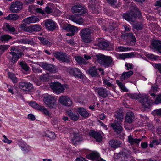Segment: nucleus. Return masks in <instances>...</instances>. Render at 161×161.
I'll return each instance as SVG.
<instances>
[{
  "label": "nucleus",
  "instance_id": "obj_29",
  "mask_svg": "<svg viewBox=\"0 0 161 161\" xmlns=\"http://www.w3.org/2000/svg\"><path fill=\"white\" fill-rule=\"evenodd\" d=\"M88 72L92 76L98 77L99 76L97 69L95 66L90 67L89 69Z\"/></svg>",
  "mask_w": 161,
  "mask_h": 161
},
{
  "label": "nucleus",
  "instance_id": "obj_23",
  "mask_svg": "<svg viewBox=\"0 0 161 161\" xmlns=\"http://www.w3.org/2000/svg\"><path fill=\"white\" fill-rule=\"evenodd\" d=\"M152 46L159 53H161V41L153 40L152 41Z\"/></svg>",
  "mask_w": 161,
  "mask_h": 161
},
{
  "label": "nucleus",
  "instance_id": "obj_43",
  "mask_svg": "<svg viewBox=\"0 0 161 161\" xmlns=\"http://www.w3.org/2000/svg\"><path fill=\"white\" fill-rule=\"evenodd\" d=\"M9 46L8 45H0V53L2 54L4 51L8 49Z\"/></svg>",
  "mask_w": 161,
  "mask_h": 161
},
{
  "label": "nucleus",
  "instance_id": "obj_40",
  "mask_svg": "<svg viewBox=\"0 0 161 161\" xmlns=\"http://www.w3.org/2000/svg\"><path fill=\"white\" fill-rule=\"evenodd\" d=\"M11 38V36L8 35H4L1 36L0 40L2 42H5L10 40Z\"/></svg>",
  "mask_w": 161,
  "mask_h": 161
},
{
  "label": "nucleus",
  "instance_id": "obj_20",
  "mask_svg": "<svg viewBox=\"0 0 161 161\" xmlns=\"http://www.w3.org/2000/svg\"><path fill=\"white\" fill-rule=\"evenodd\" d=\"M71 138L72 142L75 144L82 140V138L80 137L78 132H74L72 134L71 136Z\"/></svg>",
  "mask_w": 161,
  "mask_h": 161
},
{
  "label": "nucleus",
  "instance_id": "obj_4",
  "mask_svg": "<svg viewBox=\"0 0 161 161\" xmlns=\"http://www.w3.org/2000/svg\"><path fill=\"white\" fill-rule=\"evenodd\" d=\"M97 61L100 64L105 67H109L114 65V61L110 56H105L103 55L97 56Z\"/></svg>",
  "mask_w": 161,
  "mask_h": 161
},
{
  "label": "nucleus",
  "instance_id": "obj_16",
  "mask_svg": "<svg viewBox=\"0 0 161 161\" xmlns=\"http://www.w3.org/2000/svg\"><path fill=\"white\" fill-rule=\"evenodd\" d=\"M45 22V27L48 30L53 31L56 28V24L53 20L50 19H47Z\"/></svg>",
  "mask_w": 161,
  "mask_h": 161
},
{
  "label": "nucleus",
  "instance_id": "obj_53",
  "mask_svg": "<svg viewBox=\"0 0 161 161\" xmlns=\"http://www.w3.org/2000/svg\"><path fill=\"white\" fill-rule=\"evenodd\" d=\"M147 56L149 58H150L152 60H156L159 59V57L155 56L153 54H148Z\"/></svg>",
  "mask_w": 161,
  "mask_h": 161
},
{
  "label": "nucleus",
  "instance_id": "obj_38",
  "mask_svg": "<svg viewBox=\"0 0 161 161\" xmlns=\"http://www.w3.org/2000/svg\"><path fill=\"white\" fill-rule=\"evenodd\" d=\"M18 63L20 64L22 68L25 71H28L29 70V68L25 62L23 61H19Z\"/></svg>",
  "mask_w": 161,
  "mask_h": 161
},
{
  "label": "nucleus",
  "instance_id": "obj_36",
  "mask_svg": "<svg viewBox=\"0 0 161 161\" xmlns=\"http://www.w3.org/2000/svg\"><path fill=\"white\" fill-rule=\"evenodd\" d=\"M19 18V16L17 14H9L6 17V19L8 20H16Z\"/></svg>",
  "mask_w": 161,
  "mask_h": 161
},
{
  "label": "nucleus",
  "instance_id": "obj_33",
  "mask_svg": "<svg viewBox=\"0 0 161 161\" xmlns=\"http://www.w3.org/2000/svg\"><path fill=\"white\" fill-rule=\"evenodd\" d=\"M54 6V5L52 3H48L45 8V11L47 13L53 12Z\"/></svg>",
  "mask_w": 161,
  "mask_h": 161
},
{
  "label": "nucleus",
  "instance_id": "obj_50",
  "mask_svg": "<svg viewBox=\"0 0 161 161\" xmlns=\"http://www.w3.org/2000/svg\"><path fill=\"white\" fill-rule=\"evenodd\" d=\"M132 56V54L131 53H129L120 54L119 56L121 58L124 59L127 58H131Z\"/></svg>",
  "mask_w": 161,
  "mask_h": 161
},
{
  "label": "nucleus",
  "instance_id": "obj_9",
  "mask_svg": "<svg viewBox=\"0 0 161 161\" xmlns=\"http://www.w3.org/2000/svg\"><path fill=\"white\" fill-rule=\"evenodd\" d=\"M90 30L85 28L81 30L80 36L83 41L86 43L90 42L91 41Z\"/></svg>",
  "mask_w": 161,
  "mask_h": 161
},
{
  "label": "nucleus",
  "instance_id": "obj_51",
  "mask_svg": "<svg viewBox=\"0 0 161 161\" xmlns=\"http://www.w3.org/2000/svg\"><path fill=\"white\" fill-rule=\"evenodd\" d=\"M75 59L76 61L80 64H83L84 63V60L80 57L76 56L75 57Z\"/></svg>",
  "mask_w": 161,
  "mask_h": 161
},
{
  "label": "nucleus",
  "instance_id": "obj_56",
  "mask_svg": "<svg viewBox=\"0 0 161 161\" xmlns=\"http://www.w3.org/2000/svg\"><path fill=\"white\" fill-rule=\"evenodd\" d=\"M36 7L32 5L29 6L28 9L29 11L33 14H36Z\"/></svg>",
  "mask_w": 161,
  "mask_h": 161
},
{
  "label": "nucleus",
  "instance_id": "obj_11",
  "mask_svg": "<svg viewBox=\"0 0 161 161\" xmlns=\"http://www.w3.org/2000/svg\"><path fill=\"white\" fill-rule=\"evenodd\" d=\"M67 71L70 75L76 78L82 79L84 77L82 72L78 68H72L69 67L68 68Z\"/></svg>",
  "mask_w": 161,
  "mask_h": 161
},
{
  "label": "nucleus",
  "instance_id": "obj_22",
  "mask_svg": "<svg viewBox=\"0 0 161 161\" xmlns=\"http://www.w3.org/2000/svg\"><path fill=\"white\" fill-rule=\"evenodd\" d=\"M102 80L104 86L107 87H111L112 88H114V86L112 83V79L109 78H105L102 77Z\"/></svg>",
  "mask_w": 161,
  "mask_h": 161
},
{
  "label": "nucleus",
  "instance_id": "obj_48",
  "mask_svg": "<svg viewBox=\"0 0 161 161\" xmlns=\"http://www.w3.org/2000/svg\"><path fill=\"white\" fill-rule=\"evenodd\" d=\"M39 110L43 112L46 115H49L50 114L48 111L43 106H41Z\"/></svg>",
  "mask_w": 161,
  "mask_h": 161
},
{
  "label": "nucleus",
  "instance_id": "obj_3",
  "mask_svg": "<svg viewBox=\"0 0 161 161\" xmlns=\"http://www.w3.org/2000/svg\"><path fill=\"white\" fill-rule=\"evenodd\" d=\"M115 115L116 118L119 121H115L114 123H111V125L115 132L118 134L119 133L123 130L122 127L121 121L123 118V116L122 113V110L119 109L116 111L115 113Z\"/></svg>",
  "mask_w": 161,
  "mask_h": 161
},
{
  "label": "nucleus",
  "instance_id": "obj_60",
  "mask_svg": "<svg viewBox=\"0 0 161 161\" xmlns=\"http://www.w3.org/2000/svg\"><path fill=\"white\" fill-rule=\"evenodd\" d=\"M154 103L156 104L161 103V94L156 97Z\"/></svg>",
  "mask_w": 161,
  "mask_h": 161
},
{
  "label": "nucleus",
  "instance_id": "obj_13",
  "mask_svg": "<svg viewBox=\"0 0 161 161\" xmlns=\"http://www.w3.org/2000/svg\"><path fill=\"white\" fill-rule=\"evenodd\" d=\"M58 102L60 104L67 106H70L72 103L71 100L67 96H62L58 99Z\"/></svg>",
  "mask_w": 161,
  "mask_h": 161
},
{
  "label": "nucleus",
  "instance_id": "obj_5",
  "mask_svg": "<svg viewBox=\"0 0 161 161\" xmlns=\"http://www.w3.org/2000/svg\"><path fill=\"white\" fill-rule=\"evenodd\" d=\"M43 100L46 105L50 109L55 108L57 107V99L52 95L46 94Z\"/></svg>",
  "mask_w": 161,
  "mask_h": 161
},
{
  "label": "nucleus",
  "instance_id": "obj_54",
  "mask_svg": "<svg viewBox=\"0 0 161 161\" xmlns=\"http://www.w3.org/2000/svg\"><path fill=\"white\" fill-rule=\"evenodd\" d=\"M32 29L34 31H39L41 30V27L39 25L35 24L32 26Z\"/></svg>",
  "mask_w": 161,
  "mask_h": 161
},
{
  "label": "nucleus",
  "instance_id": "obj_8",
  "mask_svg": "<svg viewBox=\"0 0 161 161\" xmlns=\"http://www.w3.org/2000/svg\"><path fill=\"white\" fill-rule=\"evenodd\" d=\"M71 10L73 14H77L80 15H82L87 12V10L84 6L81 4L74 5L71 8Z\"/></svg>",
  "mask_w": 161,
  "mask_h": 161
},
{
  "label": "nucleus",
  "instance_id": "obj_37",
  "mask_svg": "<svg viewBox=\"0 0 161 161\" xmlns=\"http://www.w3.org/2000/svg\"><path fill=\"white\" fill-rule=\"evenodd\" d=\"M45 135L47 137L52 140H54L56 138V136L54 133L49 131H47Z\"/></svg>",
  "mask_w": 161,
  "mask_h": 161
},
{
  "label": "nucleus",
  "instance_id": "obj_10",
  "mask_svg": "<svg viewBox=\"0 0 161 161\" xmlns=\"http://www.w3.org/2000/svg\"><path fill=\"white\" fill-rule=\"evenodd\" d=\"M22 3L19 1L13 2L10 5L9 10L11 12L18 13L22 8Z\"/></svg>",
  "mask_w": 161,
  "mask_h": 161
},
{
  "label": "nucleus",
  "instance_id": "obj_14",
  "mask_svg": "<svg viewBox=\"0 0 161 161\" xmlns=\"http://www.w3.org/2000/svg\"><path fill=\"white\" fill-rule=\"evenodd\" d=\"M94 89L96 92H97L100 96L103 98L107 97L110 94L109 91L103 87H96Z\"/></svg>",
  "mask_w": 161,
  "mask_h": 161
},
{
  "label": "nucleus",
  "instance_id": "obj_45",
  "mask_svg": "<svg viewBox=\"0 0 161 161\" xmlns=\"http://www.w3.org/2000/svg\"><path fill=\"white\" fill-rule=\"evenodd\" d=\"M29 105L33 108L39 110L41 106L39 105L35 101L30 102L29 103Z\"/></svg>",
  "mask_w": 161,
  "mask_h": 161
},
{
  "label": "nucleus",
  "instance_id": "obj_34",
  "mask_svg": "<svg viewBox=\"0 0 161 161\" xmlns=\"http://www.w3.org/2000/svg\"><path fill=\"white\" fill-rule=\"evenodd\" d=\"M129 142L131 144L133 145L135 143L138 144L139 143L141 140L140 139H136L133 138L131 135H130L128 137Z\"/></svg>",
  "mask_w": 161,
  "mask_h": 161
},
{
  "label": "nucleus",
  "instance_id": "obj_24",
  "mask_svg": "<svg viewBox=\"0 0 161 161\" xmlns=\"http://www.w3.org/2000/svg\"><path fill=\"white\" fill-rule=\"evenodd\" d=\"M134 115L133 114L130 112H127L126 115L125 121L127 123H132L134 120Z\"/></svg>",
  "mask_w": 161,
  "mask_h": 161
},
{
  "label": "nucleus",
  "instance_id": "obj_32",
  "mask_svg": "<svg viewBox=\"0 0 161 161\" xmlns=\"http://www.w3.org/2000/svg\"><path fill=\"white\" fill-rule=\"evenodd\" d=\"M115 50L116 51L119 52L127 51L131 50L130 48L121 46L116 47Z\"/></svg>",
  "mask_w": 161,
  "mask_h": 161
},
{
  "label": "nucleus",
  "instance_id": "obj_18",
  "mask_svg": "<svg viewBox=\"0 0 161 161\" xmlns=\"http://www.w3.org/2000/svg\"><path fill=\"white\" fill-rule=\"evenodd\" d=\"M89 135L94 138L97 141L100 142L102 140V134L101 132H97L91 130L89 132Z\"/></svg>",
  "mask_w": 161,
  "mask_h": 161
},
{
  "label": "nucleus",
  "instance_id": "obj_15",
  "mask_svg": "<svg viewBox=\"0 0 161 161\" xmlns=\"http://www.w3.org/2000/svg\"><path fill=\"white\" fill-rule=\"evenodd\" d=\"M39 65L45 70H47L50 72L55 73L56 71L55 67L51 64L47 63H41Z\"/></svg>",
  "mask_w": 161,
  "mask_h": 161
},
{
  "label": "nucleus",
  "instance_id": "obj_59",
  "mask_svg": "<svg viewBox=\"0 0 161 161\" xmlns=\"http://www.w3.org/2000/svg\"><path fill=\"white\" fill-rule=\"evenodd\" d=\"M20 28L22 30H24L25 31L29 32L30 31V29L27 27L24 24H21V25Z\"/></svg>",
  "mask_w": 161,
  "mask_h": 161
},
{
  "label": "nucleus",
  "instance_id": "obj_17",
  "mask_svg": "<svg viewBox=\"0 0 161 161\" xmlns=\"http://www.w3.org/2000/svg\"><path fill=\"white\" fill-rule=\"evenodd\" d=\"M67 18L79 25H82L83 22V20L82 18L74 15H68Z\"/></svg>",
  "mask_w": 161,
  "mask_h": 161
},
{
  "label": "nucleus",
  "instance_id": "obj_2",
  "mask_svg": "<svg viewBox=\"0 0 161 161\" xmlns=\"http://www.w3.org/2000/svg\"><path fill=\"white\" fill-rule=\"evenodd\" d=\"M130 9V12L125 13L123 16L126 20L129 22H134L136 19V16H138L140 17L141 16V12L135 4L132 5Z\"/></svg>",
  "mask_w": 161,
  "mask_h": 161
},
{
  "label": "nucleus",
  "instance_id": "obj_63",
  "mask_svg": "<svg viewBox=\"0 0 161 161\" xmlns=\"http://www.w3.org/2000/svg\"><path fill=\"white\" fill-rule=\"evenodd\" d=\"M119 0H107L108 3L111 5H115L117 3Z\"/></svg>",
  "mask_w": 161,
  "mask_h": 161
},
{
  "label": "nucleus",
  "instance_id": "obj_21",
  "mask_svg": "<svg viewBox=\"0 0 161 161\" xmlns=\"http://www.w3.org/2000/svg\"><path fill=\"white\" fill-rule=\"evenodd\" d=\"M19 85L20 88L24 91L29 90L33 88L32 84L29 82H21Z\"/></svg>",
  "mask_w": 161,
  "mask_h": 161
},
{
  "label": "nucleus",
  "instance_id": "obj_55",
  "mask_svg": "<svg viewBox=\"0 0 161 161\" xmlns=\"http://www.w3.org/2000/svg\"><path fill=\"white\" fill-rule=\"evenodd\" d=\"M160 143V142L159 141L155 139L153 140L152 142L150 143L149 146L150 147H152L157 145L159 144Z\"/></svg>",
  "mask_w": 161,
  "mask_h": 161
},
{
  "label": "nucleus",
  "instance_id": "obj_30",
  "mask_svg": "<svg viewBox=\"0 0 161 161\" xmlns=\"http://www.w3.org/2000/svg\"><path fill=\"white\" fill-rule=\"evenodd\" d=\"M109 144L112 147L116 148L120 147L121 142L119 141L112 140L109 141Z\"/></svg>",
  "mask_w": 161,
  "mask_h": 161
},
{
  "label": "nucleus",
  "instance_id": "obj_12",
  "mask_svg": "<svg viewBox=\"0 0 161 161\" xmlns=\"http://www.w3.org/2000/svg\"><path fill=\"white\" fill-rule=\"evenodd\" d=\"M55 57L61 61L68 63L70 61L69 56H67L66 54L63 52H57L54 53Z\"/></svg>",
  "mask_w": 161,
  "mask_h": 161
},
{
  "label": "nucleus",
  "instance_id": "obj_64",
  "mask_svg": "<svg viewBox=\"0 0 161 161\" xmlns=\"http://www.w3.org/2000/svg\"><path fill=\"white\" fill-rule=\"evenodd\" d=\"M154 115H161V108L157 109L154 111L152 113Z\"/></svg>",
  "mask_w": 161,
  "mask_h": 161
},
{
  "label": "nucleus",
  "instance_id": "obj_47",
  "mask_svg": "<svg viewBox=\"0 0 161 161\" xmlns=\"http://www.w3.org/2000/svg\"><path fill=\"white\" fill-rule=\"evenodd\" d=\"M134 27L137 30H141L143 28V26L142 23L137 22L134 24Z\"/></svg>",
  "mask_w": 161,
  "mask_h": 161
},
{
  "label": "nucleus",
  "instance_id": "obj_19",
  "mask_svg": "<svg viewBox=\"0 0 161 161\" xmlns=\"http://www.w3.org/2000/svg\"><path fill=\"white\" fill-rule=\"evenodd\" d=\"M39 19L36 16L29 17L23 20V21L26 24L34 23L39 22Z\"/></svg>",
  "mask_w": 161,
  "mask_h": 161
},
{
  "label": "nucleus",
  "instance_id": "obj_27",
  "mask_svg": "<svg viewBox=\"0 0 161 161\" xmlns=\"http://www.w3.org/2000/svg\"><path fill=\"white\" fill-rule=\"evenodd\" d=\"M78 111L80 115L83 117L87 118L89 116V113L83 108H78Z\"/></svg>",
  "mask_w": 161,
  "mask_h": 161
},
{
  "label": "nucleus",
  "instance_id": "obj_6",
  "mask_svg": "<svg viewBox=\"0 0 161 161\" xmlns=\"http://www.w3.org/2000/svg\"><path fill=\"white\" fill-rule=\"evenodd\" d=\"M50 86L53 92L57 94L64 92L65 89L69 88V86L67 85H62L58 82H54L50 84Z\"/></svg>",
  "mask_w": 161,
  "mask_h": 161
},
{
  "label": "nucleus",
  "instance_id": "obj_61",
  "mask_svg": "<svg viewBox=\"0 0 161 161\" xmlns=\"http://www.w3.org/2000/svg\"><path fill=\"white\" fill-rule=\"evenodd\" d=\"M48 77V75L47 74H43L40 77V80L43 81H46L47 80Z\"/></svg>",
  "mask_w": 161,
  "mask_h": 161
},
{
  "label": "nucleus",
  "instance_id": "obj_35",
  "mask_svg": "<svg viewBox=\"0 0 161 161\" xmlns=\"http://www.w3.org/2000/svg\"><path fill=\"white\" fill-rule=\"evenodd\" d=\"M66 29L70 31L71 32L74 33V34L78 31V29L76 27L71 25H68L66 28Z\"/></svg>",
  "mask_w": 161,
  "mask_h": 161
},
{
  "label": "nucleus",
  "instance_id": "obj_31",
  "mask_svg": "<svg viewBox=\"0 0 161 161\" xmlns=\"http://www.w3.org/2000/svg\"><path fill=\"white\" fill-rule=\"evenodd\" d=\"M133 74V72L132 71L124 72L122 74L120 78V80L122 81H123L125 79L129 78Z\"/></svg>",
  "mask_w": 161,
  "mask_h": 161
},
{
  "label": "nucleus",
  "instance_id": "obj_62",
  "mask_svg": "<svg viewBox=\"0 0 161 161\" xmlns=\"http://www.w3.org/2000/svg\"><path fill=\"white\" fill-rule=\"evenodd\" d=\"M53 12L56 15H59L62 14V12L59 10L55 6H54Z\"/></svg>",
  "mask_w": 161,
  "mask_h": 161
},
{
  "label": "nucleus",
  "instance_id": "obj_52",
  "mask_svg": "<svg viewBox=\"0 0 161 161\" xmlns=\"http://www.w3.org/2000/svg\"><path fill=\"white\" fill-rule=\"evenodd\" d=\"M21 42L24 44H31L33 41L29 38H26L21 40Z\"/></svg>",
  "mask_w": 161,
  "mask_h": 161
},
{
  "label": "nucleus",
  "instance_id": "obj_7",
  "mask_svg": "<svg viewBox=\"0 0 161 161\" xmlns=\"http://www.w3.org/2000/svg\"><path fill=\"white\" fill-rule=\"evenodd\" d=\"M11 50L10 54L12 56L9 57L8 59L11 62L14 63L21 57L22 53L17 48L14 47H11Z\"/></svg>",
  "mask_w": 161,
  "mask_h": 161
},
{
  "label": "nucleus",
  "instance_id": "obj_46",
  "mask_svg": "<svg viewBox=\"0 0 161 161\" xmlns=\"http://www.w3.org/2000/svg\"><path fill=\"white\" fill-rule=\"evenodd\" d=\"M116 82L119 86L120 87L122 90L125 92H126L128 91L127 89L122 82H120L118 80H117L116 81Z\"/></svg>",
  "mask_w": 161,
  "mask_h": 161
},
{
  "label": "nucleus",
  "instance_id": "obj_39",
  "mask_svg": "<svg viewBox=\"0 0 161 161\" xmlns=\"http://www.w3.org/2000/svg\"><path fill=\"white\" fill-rule=\"evenodd\" d=\"M23 145L21 146V150L24 153H27L30 150V147L26 143H24Z\"/></svg>",
  "mask_w": 161,
  "mask_h": 161
},
{
  "label": "nucleus",
  "instance_id": "obj_28",
  "mask_svg": "<svg viewBox=\"0 0 161 161\" xmlns=\"http://www.w3.org/2000/svg\"><path fill=\"white\" fill-rule=\"evenodd\" d=\"M100 156L99 153L96 152H93L88 155L87 158L90 160H93L97 159Z\"/></svg>",
  "mask_w": 161,
  "mask_h": 161
},
{
  "label": "nucleus",
  "instance_id": "obj_26",
  "mask_svg": "<svg viewBox=\"0 0 161 161\" xmlns=\"http://www.w3.org/2000/svg\"><path fill=\"white\" fill-rule=\"evenodd\" d=\"M67 113L70 117L71 119L74 121H76L79 118V115L78 113H74L71 110H69L67 111Z\"/></svg>",
  "mask_w": 161,
  "mask_h": 161
},
{
  "label": "nucleus",
  "instance_id": "obj_1",
  "mask_svg": "<svg viewBox=\"0 0 161 161\" xmlns=\"http://www.w3.org/2000/svg\"><path fill=\"white\" fill-rule=\"evenodd\" d=\"M129 97L133 99H139V101L145 108H147L153 103L152 100L149 99L148 96L145 94L137 95L136 94H130Z\"/></svg>",
  "mask_w": 161,
  "mask_h": 161
},
{
  "label": "nucleus",
  "instance_id": "obj_58",
  "mask_svg": "<svg viewBox=\"0 0 161 161\" xmlns=\"http://www.w3.org/2000/svg\"><path fill=\"white\" fill-rule=\"evenodd\" d=\"M3 142L4 143H7L8 144H10L12 142V141L9 140L6 137L5 135H3Z\"/></svg>",
  "mask_w": 161,
  "mask_h": 161
},
{
  "label": "nucleus",
  "instance_id": "obj_25",
  "mask_svg": "<svg viewBox=\"0 0 161 161\" xmlns=\"http://www.w3.org/2000/svg\"><path fill=\"white\" fill-rule=\"evenodd\" d=\"M3 28L5 31L10 32L12 33L15 31V28L8 23H5L4 25Z\"/></svg>",
  "mask_w": 161,
  "mask_h": 161
},
{
  "label": "nucleus",
  "instance_id": "obj_41",
  "mask_svg": "<svg viewBox=\"0 0 161 161\" xmlns=\"http://www.w3.org/2000/svg\"><path fill=\"white\" fill-rule=\"evenodd\" d=\"M158 88V86L157 85H154L152 86L151 89L150 91V93L151 96L153 97L154 99H155L156 95L154 93H152L151 92H154L156 91Z\"/></svg>",
  "mask_w": 161,
  "mask_h": 161
},
{
  "label": "nucleus",
  "instance_id": "obj_49",
  "mask_svg": "<svg viewBox=\"0 0 161 161\" xmlns=\"http://www.w3.org/2000/svg\"><path fill=\"white\" fill-rule=\"evenodd\" d=\"M8 75L9 78L14 83H16L17 82V79L14 74L9 73Z\"/></svg>",
  "mask_w": 161,
  "mask_h": 161
},
{
  "label": "nucleus",
  "instance_id": "obj_42",
  "mask_svg": "<svg viewBox=\"0 0 161 161\" xmlns=\"http://www.w3.org/2000/svg\"><path fill=\"white\" fill-rule=\"evenodd\" d=\"M38 39L42 44L48 46L51 45L50 42L45 38L42 37H39Z\"/></svg>",
  "mask_w": 161,
  "mask_h": 161
},
{
  "label": "nucleus",
  "instance_id": "obj_57",
  "mask_svg": "<svg viewBox=\"0 0 161 161\" xmlns=\"http://www.w3.org/2000/svg\"><path fill=\"white\" fill-rule=\"evenodd\" d=\"M125 69L129 70L132 69L133 68V65L132 64L130 63H126L125 64Z\"/></svg>",
  "mask_w": 161,
  "mask_h": 161
},
{
  "label": "nucleus",
  "instance_id": "obj_44",
  "mask_svg": "<svg viewBox=\"0 0 161 161\" xmlns=\"http://www.w3.org/2000/svg\"><path fill=\"white\" fill-rule=\"evenodd\" d=\"M32 69L33 72L35 73H41L42 72V70L37 65H33L32 66Z\"/></svg>",
  "mask_w": 161,
  "mask_h": 161
}]
</instances>
